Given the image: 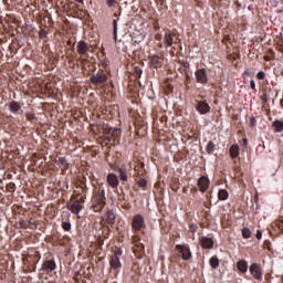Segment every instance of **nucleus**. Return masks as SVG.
Listing matches in <instances>:
<instances>
[{"instance_id": "37", "label": "nucleus", "mask_w": 283, "mask_h": 283, "mask_svg": "<svg viewBox=\"0 0 283 283\" xmlns=\"http://www.w3.org/2000/svg\"><path fill=\"white\" fill-rule=\"evenodd\" d=\"M114 3H116V0H107V6L109 8L114 7Z\"/></svg>"}, {"instance_id": "21", "label": "nucleus", "mask_w": 283, "mask_h": 283, "mask_svg": "<svg viewBox=\"0 0 283 283\" xmlns=\"http://www.w3.org/2000/svg\"><path fill=\"white\" fill-rule=\"evenodd\" d=\"M115 220H116V214H114V212L112 211H108L106 213V221L108 222V224H114Z\"/></svg>"}, {"instance_id": "34", "label": "nucleus", "mask_w": 283, "mask_h": 283, "mask_svg": "<svg viewBox=\"0 0 283 283\" xmlns=\"http://www.w3.org/2000/svg\"><path fill=\"white\" fill-rule=\"evenodd\" d=\"M20 227H21L22 229H25V227H28V221L21 220V221H20Z\"/></svg>"}, {"instance_id": "13", "label": "nucleus", "mask_w": 283, "mask_h": 283, "mask_svg": "<svg viewBox=\"0 0 283 283\" xmlns=\"http://www.w3.org/2000/svg\"><path fill=\"white\" fill-rule=\"evenodd\" d=\"M198 187L199 190L205 193V191H207V189H209V178L202 176L199 180H198Z\"/></svg>"}, {"instance_id": "35", "label": "nucleus", "mask_w": 283, "mask_h": 283, "mask_svg": "<svg viewBox=\"0 0 283 283\" xmlns=\"http://www.w3.org/2000/svg\"><path fill=\"white\" fill-rule=\"evenodd\" d=\"M27 119H28V120H34V114L28 113V114H27Z\"/></svg>"}, {"instance_id": "15", "label": "nucleus", "mask_w": 283, "mask_h": 283, "mask_svg": "<svg viewBox=\"0 0 283 283\" xmlns=\"http://www.w3.org/2000/svg\"><path fill=\"white\" fill-rule=\"evenodd\" d=\"M164 43L165 48H171V45H174V34L171 33V31L165 33Z\"/></svg>"}, {"instance_id": "26", "label": "nucleus", "mask_w": 283, "mask_h": 283, "mask_svg": "<svg viewBox=\"0 0 283 283\" xmlns=\"http://www.w3.org/2000/svg\"><path fill=\"white\" fill-rule=\"evenodd\" d=\"M216 149V144H213V142H209L207 147H206V151L208 154H213V150Z\"/></svg>"}, {"instance_id": "7", "label": "nucleus", "mask_w": 283, "mask_h": 283, "mask_svg": "<svg viewBox=\"0 0 283 283\" xmlns=\"http://www.w3.org/2000/svg\"><path fill=\"white\" fill-rule=\"evenodd\" d=\"M196 109L201 115H205L211 112V106H209V103H207V101H199L197 102Z\"/></svg>"}, {"instance_id": "42", "label": "nucleus", "mask_w": 283, "mask_h": 283, "mask_svg": "<svg viewBox=\"0 0 283 283\" xmlns=\"http://www.w3.org/2000/svg\"><path fill=\"white\" fill-rule=\"evenodd\" d=\"M81 277V272H75L74 280H78Z\"/></svg>"}, {"instance_id": "11", "label": "nucleus", "mask_w": 283, "mask_h": 283, "mask_svg": "<svg viewBox=\"0 0 283 283\" xmlns=\"http://www.w3.org/2000/svg\"><path fill=\"white\" fill-rule=\"evenodd\" d=\"M77 52L81 56H85L90 52V44L85 41H80L77 43Z\"/></svg>"}, {"instance_id": "36", "label": "nucleus", "mask_w": 283, "mask_h": 283, "mask_svg": "<svg viewBox=\"0 0 283 283\" xmlns=\"http://www.w3.org/2000/svg\"><path fill=\"white\" fill-rule=\"evenodd\" d=\"M255 237L256 240H262V231L258 230Z\"/></svg>"}, {"instance_id": "18", "label": "nucleus", "mask_w": 283, "mask_h": 283, "mask_svg": "<svg viewBox=\"0 0 283 283\" xmlns=\"http://www.w3.org/2000/svg\"><path fill=\"white\" fill-rule=\"evenodd\" d=\"M230 156L231 158H238V156H240V146L232 145L230 147Z\"/></svg>"}, {"instance_id": "47", "label": "nucleus", "mask_w": 283, "mask_h": 283, "mask_svg": "<svg viewBox=\"0 0 283 283\" xmlns=\"http://www.w3.org/2000/svg\"><path fill=\"white\" fill-rule=\"evenodd\" d=\"M219 1H222V0H219Z\"/></svg>"}, {"instance_id": "22", "label": "nucleus", "mask_w": 283, "mask_h": 283, "mask_svg": "<svg viewBox=\"0 0 283 283\" xmlns=\"http://www.w3.org/2000/svg\"><path fill=\"white\" fill-rule=\"evenodd\" d=\"M209 262L212 269H218V266H220V260H218V256H212Z\"/></svg>"}, {"instance_id": "4", "label": "nucleus", "mask_w": 283, "mask_h": 283, "mask_svg": "<svg viewBox=\"0 0 283 283\" xmlns=\"http://www.w3.org/2000/svg\"><path fill=\"white\" fill-rule=\"evenodd\" d=\"M67 209L74 216H78L81 213V211H83V206L81 205V202L78 200H71L67 203Z\"/></svg>"}, {"instance_id": "10", "label": "nucleus", "mask_w": 283, "mask_h": 283, "mask_svg": "<svg viewBox=\"0 0 283 283\" xmlns=\"http://www.w3.org/2000/svg\"><path fill=\"white\" fill-rule=\"evenodd\" d=\"M250 273L255 277V280H262V270L260 269V265L258 263H253L250 266Z\"/></svg>"}, {"instance_id": "19", "label": "nucleus", "mask_w": 283, "mask_h": 283, "mask_svg": "<svg viewBox=\"0 0 283 283\" xmlns=\"http://www.w3.org/2000/svg\"><path fill=\"white\" fill-rule=\"evenodd\" d=\"M118 174H119L120 180H123L124 182H127V168H125V166L118 168Z\"/></svg>"}, {"instance_id": "46", "label": "nucleus", "mask_w": 283, "mask_h": 283, "mask_svg": "<svg viewBox=\"0 0 283 283\" xmlns=\"http://www.w3.org/2000/svg\"><path fill=\"white\" fill-rule=\"evenodd\" d=\"M186 76H187V78H189V74H187Z\"/></svg>"}, {"instance_id": "41", "label": "nucleus", "mask_w": 283, "mask_h": 283, "mask_svg": "<svg viewBox=\"0 0 283 283\" xmlns=\"http://www.w3.org/2000/svg\"><path fill=\"white\" fill-rule=\"evenodd\" d=\"M119 128H111L109 132H112V134H116V132H119Z\"/></svg>"}, {"instance_id": "44", "label": "nucleus", "mask_w": 283, "mask_h": 283, "mask_svg": "<svg viewBox=\"0 0 283 283\" xmlns=\"http://www.w3.org/2000/svg\"><path fill=\"white\" fill-rule=\"evenodd\" d=\"M77 3H83L85 0H75Z\"/></svg>"}, {"instance_id": "30", "label": "nucleus", "mask_w": 283, "mask_h": 283, "mask_svg": "<svg viewBox=\"0 0 283 283\" xmlns=\"http://www.w3.org/2000/svg\"><path fill=\"white\" fill-rule=\"evenodd\" d=\"M137 184H138L139 187H142V188L147 187V180H146V179L140 178V179H138Z\"/></svg>"}, {"instance_id": "5", "label": "nucleus", "mask_w": 283, "mask_h": 283, "mask_svg": "<svg viewBox=\"0 0 283 283\" xmlns=\"http://www.w3.org/2000/svg\"><path fill=\"white\" fill-rule=\"evenodd\" d=\"M176 249L178 253L181 255L182 260H191V250H189V247L177 244Z\"/></svg>"}, {"instance_id": "16", "label": "nucleus", "mask_w": 283, "mask_h": 283, "mask_svg": "<svg viewBox=\"0 0 283 283\" xmlns=\"http://www.w3.org/2000/svg\"><path fill=\"white\" fill-rule=\"evenodd\" d=\"M201 247L203 249H213V239L207 237L201 238Z\"/></svg>"}, {"instance_id": "14", "label": "nucleus", "mask_w": 283, "mask_h": 283, "mask_svg": "<svg viewBox=\"0 0 283 283\" xmlns=\"http://www.w3.org/2000/svg\"><path fill=\"white\" fill-rule=\"evenodd\" d=\"M148 60L151 67H160L163 65V60L156 54H150Z\"/></svg>"}, {"instance_id": "23", "label": "nucleus", "mask_w": 283, "mask_h": 283, "mask_svg": "<svg viewBox=\"0 0 283 283\" xmlns=\"http://www.w3.org/2000/svg\"><path fill=\"white\" fill-rule=\"evenodd\" d=\"M138 240H140L138 235L133 237V242H135L136 248L139 249V251H145V245L138 242Z\"/></svg>"}, {"instance_id": "38", "label": "nucleus", "mask_w": 283, "mask_h": 283, "mask_svg": "<svg viewBox=\"0 0 283 283\" xmlns=\"http://www.w3.org/2000/svg\"><path fill=\"white\" fill-rule=\"evenodd\" d=\"M250 87L251 90H255V81L253 80L250 81Z\"/></svg>"}, {"instance_id": "31", "label": "nucleus", "mask_w": 283, "mask_h": 283, "mask_svg": "<svg viewBox=\"0 0 283 283\" xmlns=\"http://www.w3.org/2000/svg\"><path fill=\"white\" fill-rule=\"evenodd\" d=\"M264 76H265V73L263 71H260L258 74H256V78H259V81H264Z\"/></svg>"}, {"instance_id": "25", "label": "nucleus", "mask_w": 283, "mask_h": 283, "mask_svg": "<svg viewBox=\"0 0 283 283\" xmlns=\"http://www.w3.org/2000/svg\"><path fill=\"white\" fill-rule=\"evenodd\" d=\"M97 205H105V190L97 195Z\"/></svg>"}, {"instance_id": "17", "label": "nucleus", "mask_w": 283, "mask_h": 283, "mask_svg": "<svg viewBox=\"0 0 283 283\" xmlns=\"http://www.w3.org/2000/svg\"><path fill=\"white\" fill-rule=\"evenodd\" d=\"M237 269L240 271V273H247V271H249V263H247L244 260H241L237 263Z\"/></svg>"}, {"instance_id": "43", "label": "nucleus", "mask_w": 283, "mask_h": 283, "mask_svg": "<svg viewBox=\"0 0 283 283\" xmlns=\"http://www.w3.org/2000/svg\"><path fill=\"white\" fill-rule=\"evenodd\" d=\"M112 169H114L115 171H118V167H116L115 165H111Z\"/></svg>"}, {"instance_id": "45", "label": "nucleus", "mask_w": 283, "mask_h": 283, "mask_svg": "<svg viewBox=\"0 0 283 283\" xmlns=\"http://www.w3.org/2000/svg\"><path fill=\"white\" fill-rule=\"evenodd\" d=\"M243 144L247 145V138L243 139Z\"/></svg>"}, {"instance_id": "24", "label": "nucleus", "mask_w": 283, "mask_h": 283, "mask_svg": "<svg viewBox=\"0 0 283 283\" xmlns=\"http://www.w3.org/2000/svg\"><path fill=\"white\" fill-rule=\"evenodd\" d=\"M219 200H227L229 198V192L224 189L219 190L218 192Z\"/></svg>"}, {"instance_id": "20", "label": "nucleus", "mask_w": 283, "mask_h": 283, "mask_svg": "<svg viewBox=\"0 0 283 283\" xmlns=\"http://www.w3.org/2000/svg\"><path fill=\"white\" fill-rule=\"evenodd\" d=\"M272 127H273L274 132H276V133L283 132V122L275 120V122H273Z\"/></svg>"}, {"instance_id": "1", "label": "nucleus", "mask_w": 283, "mask_h": 283, "mask_svg": "<svg viewBox=\"0 0 283 283\" xmlns=\"http://www.w3.org/2000/svg\"><path fill=\"white\" fill-rule=\"evenodd\" d=\"M123 255V250L116 249L109 259V266L113 271H118L123 264L120 263V256Z\"/></svg>"}, {"instance_id": "39", "label": "nucleus", "mask_w": 283, "mask_h": 283, "mask_svg": "<svg viewBox=\"0 0 283 283\" xmlns=\"http://www.w3.org/2000/svg\"><path fill=\"white\" fill-rule=\"evenodd\" d=\"M190 231H192V233H196L198 231V227L190 226Z\"/></svg>"}, {"instance_id": "9", "label": "nucleus", "mask_w": 283, "mask_h": 283, "mask_svg": "<svg viewBox=\"0 0 283 283\" xmlns=\"http://www.w3.org/2000/svg\"><path fill=\"white\" fill-rule=\"evenodd\" d=\"M42 269L45 273H52V271H56V262L54 260H46L43 262Z\"/></svg>"}, {"instance_id": "32", "label": "nucleus", "mask_w": 283, "mask_h": 283, "mask_svg": "<svg viewBox=\"0 0 283 283\" xmlns=\"http://www.w3.org/2000/svg\"><path fill=\"white\" fill-rule=\"evenodd\" d=\"M39 36H40V39H45V36H48V32H45V30H40Z\"/></svg>"}, {"instance_id": "3", "label": "nucleus", "mask_w": 283, "mask_h": 283, "mask_svg": "<svg viewBox=\"0 0 283 283\" xmlns=\"http://www.w3.org/2000/svg\"><path fill=\"white\" fill-rule=\"evenodd\" d=\"M91 82L93 85H103V83H107V75L103 72L94 73L91 76Z\"/></svg>"}, {"instance_id": "6", "label": "nucleus", "mask_w": 283, "mask_h": 283, "mask_svg": "<svg viewBox=\"0 0 283 283\" xmlns=\"http://www.w3.org/2000/svg\"><path fill=\"white\" fill-rule=\"evenodd\" d=\"M195 76L197 78V83L205 85L207 81H209V76L207 75V70L199 69L195 72Z\"/></svg>"}, {"instance_id": "12", "label": "nucleus", "mask_w": 283, "mask_h": 283, "mask_svg": "<svg viewBox=\"0 0 283 283\" xmlns=\"http://www.w3.org/2000/svg\"><path fill=\"white\" fill-rule=\"evenodd\" d=\"M106 180H107L109 187H112V189H116V187H118V185H120V181H118V176H116L114 174H108Z\"/></svg>"}, {"instance_id": "27", "label": "nucleus", "mask_w": 283, "mask_h": 283, "mask_svg": "<svg viewBox=\"0 0 283 283\" xmlns=\"http://www.w3.org/2000/svg\"><path fill=\"white\" fill-rule=\"evenodd\" d=\"M242 235L245 240H249V238H251V230H249V228H243Z\"/></svg>"}, {"instance_id": "2", "label": "nucleus", "mask_w": 283, "mask_h": 283, "mask_svg": "<svg viewBox=\"0 0 283 283\" xmlns=\"http://www.w3.org/2000/svg\"><path fill=\"white\" fill-rule=\"evenodd\" d=\"M133 231H143L145 229V217L142 214H135L132 219Z\"/></svg>"}, {"instance_id": "29", "label": "nucleus", "mask_w": 283, "mask_h": 283, "mask_svg": "<svg viewBox=\"0 0 283 283\" xmlns=\"http://www.w3.org/2000/svg\"><path fill=\"white\" fill-rule=\"evenodd\" d=\"M113 24H114V36L116 39V36L118 34V22L116 20H114Z\"/></svg>"}, {"instance_id": "40", "label": "nucleus", "mask_w": 283, "mask_h": 283, "mask_svg": "<svg viewBox=\"0 0 283 283\" xmlns=\"http://www.w3.org/2000/svg\"><path fill=\"white\" fill-rule=\"evenodd\" d=\"M251 126L253 127L255 125V117L250 118Z\"/></svg>"}, {"instance_id": "33", "label": "nucleus", "mask_w": 283, "mask_h": 283, "mask_svg": "<svg viewBox=\"0 0 283 283\" xmlns=\"http://www.w3.org/2000/svg\"><path fill=\"white\" fill-rule=\"evenodd\" d=\"M135 72L138 76H142L143 75V70L140 69V66H136L135 67Z\"/></svg>"}, {"instance_id": "8", "label": "nucleus", "mask_w": 283, "mask_h": 283, "mask_svg": "<svg viewBox=\"0 0 283 283\" xmlns=\"http://www.w3.org/2000/svg\"><path fill=\"white\" fill-rule=\"evenodd\" d=\"M9 112H11V114H14V115L23 114V108L21 107V103L17 102V101H12L9 104Z\"/></svg>"}, {"instance_id": "28", "label": "nucleus", "mask_w": 283, "mask_h": 283, "mask_svg": "<svg viewBox=\"0 0 283 283\" xmlns=\"http://www.w3.org/2000/svg\"><path fill=\"white\" fill-rule=\"evenodd\" d=\"M62 229L64 231H70L72 229V223H70L67 221L62 222Z\"/></svg>"}]
</instances>
